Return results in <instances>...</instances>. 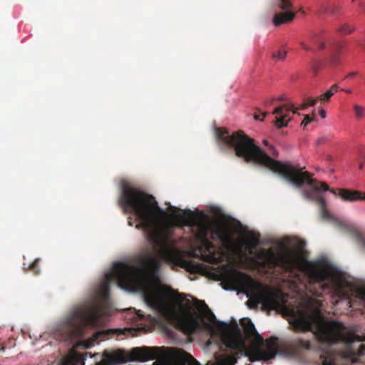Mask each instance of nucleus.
<instances>
[{"mask_svg":"<svg viewBox=\"0 0 365 365\" xmlns=\"http://www.w3.org/2000/svg\"><path fill=\"white\" fill-rule=\"evenodd\" d=\"M247 246L249 249H254L259 245V235H250L246 240Z\"/></svg>","mask_w":365,"mask_h":365,"instance_id":"a211bd4d","label":"nucleus"},{"mask_svg":"<svg viewBox=\"0 0 365 365\" xmlns=\"http://www.w3.org/2000/svg\"><path fill=\"white\" fill-rule=\"evenodd\" d=\"M354 30V29L351 27L349 24H342L338 29V32H339L341 34L346 35L351 34Z\"/></svg>","mask_w":365,"mask_h":365,"instance_id":"aec40b11","label":"nucleus"},{"mask_svg":"<svg viewBox=\"0 0 365 365\" xmlns=\"http://www.w3.org/2000/svg\"><path fill=\"white\" fill-rule=\"evenodd\" d=\"M119 203L125 213L137 217L139 222L136 227L149 234L150 239L160 247V255L165 261L192 273L200 271V264L183 259L172 239V231L169 228L159 229L160 219L168 215L152 195L124 182Z\"/></svg>","mask_w":365,"mask_h":365,"instance_id":"20e7f679","label":"nucleus"},{"mask_svg":"<svg viewBox=\"0 0 365 365\" xmlns=\"http://www.w3.org/2000/svg\"><path fill=\"white\" fill-rule=\"evenodd\" d=\"M126 361L125 353L121 350H105L101 356V360L96 365H118Z\"/></svg>","mask_w":365,"mask_h":365,"instance_id":"ddd939ff","label":"nucleus"},{"mask_svg":"<svg viewBox=\"0 0 365 365\" xmlns=\"http://www.w3.org/2000/svg\"><path fill=\"white\" fill-rule=\"evenodd\" d=\"M263 144L270 148V145L269 144V142L266 140H263Z\"/></svg>","mask_w":365,"mask_h":365,"instance_id":"72a5a7b5","label":"nucleus"},{"mask_svg":"<svg viewBox=\"0 0 365 365\" xmlns=\"http://www.w3.org/2000/svg\"><path fill=\"white\" fill-rule=\"evenodd\" d=\"M183 300H184V299L182 297H180L179 303H181Z\"/></svg>","mask_w":365,"mask_h":365,"instance_id":"ea45409f","label":"nucleus"},{"mask_svg":"<svg viewBox=\"0 0 365 365\" xmlns=\"http://www.w3.org/2000/svg\"><path fill=\"white\" fill-rule=\"evenodd\" d=\"M356 0H352V1H355Z\"/></svg>","mask_w":365,"mask_h":365,"instance_id":"c03bdc74","label":"nucleus"},{"mask_svg":"<svg viewBox=\"0 0 365 365\" xmlns=\"http://www.w3.org/2000/svg\"><path fill=\"white\" fill-rule=\"evenodd\" d=\"M308 124H306V121L304 120H303V121L302 122V125H303L304 127H306Z\"/></svg>","mask_w":365,"mask_h":365,"instance_id":"4c0bfd02","label":"nucleus"},{"mask_svg":"<svg viewBox=\"0 0 365 365\" xmlns=\"http://www.w3.org/2000/svg\"><path fill=\"white\" fill-rule=\"evenodd\" d=\"M315 284L319 290H315V297L322 294L331 295V303L337 304L345 299L350 307L354 298L365 305V282L352 283L347 275L324 258L315 259Z\"/></svg>","mask_w":365,"mask_h":365,"instance_id":"39448f33","label":"nucleus"},{"mask_svg":"<svg viewBox=\"0 0 365 365\" xmlns=\"http://www.w3.org/2000/svg\"><path fill=\"white\" fill-rule=\"evenodd\" d=\"M339 9H340L339 6L333 7V8L329 9V12L332 14H336L338 13V11H339Z\"/></svg>","mask_w":365,"mask_h":365,"instance_id":"a878e982","label":"nucleus"},{"mask_svg":"<svg viewBox=\"0 0 365 365\" xmlns=\"http://www.w3.org/2000/svg\"><path fill=\"white\" fill-rule=\"evenodd\" d=\"M107 312L105 304L96 300L86 302L73 308L66 320L72 331H81L86 327H96Z\"/></svg>","mask_w":365,"mask_h":365,"instance_id":"6e6552de","label":"nucleus"},{"mask_svg":"<svg viewBox=\"0 0 365 365\" xmlns=\"http://www.w3.org/2000/svg\"><path fill=\"white\" fill-rule=\"evenodd\" d=\"M362 200L365 201V194L364 195L362 194Z\"/></svg>","mask_w":365,"mask_h":365,"instance_id":"79ce46f5","label":"nucleus"},{"mask_svg":"<svg viewBox=\"0 0 365 365\" xmlns=\"http://www.w3.org/2000/svg\"><path fill=\"white\" fill-rule=\"evenodd\" d=\"M4 351V347H1V348H0V352H1V351Z\"/></svg>","mask_w":365,"mask_h":365,"instance_id":"37998d69","label":"nucleus"},{"mask_svg":"<svg viewBox=\"0 0 365 365\" xmlns=\"http://www.w3.org/2000/svg\"><path fill=\"white\" fill-rule=\"evenodd\" d=\"M338 90V86L337 85L334 84L333 86H331V88H329V91L331 92V93L334 95Z\"/></svg>","mask_w":365,"mask_h":365,"instance_id":"cd10ccee","label":"nucleus"},{"mask_svg":"<svg viewBox=\"0 0 365 365\" xmlns=\"http://www.w3.org/2000/svg\"><path fill=\"white\" fill-rule=\"evenodd\" d=\"M346 49V43L344 42H336L331 45V61L334 64H338L341 55Z\"/></svg>","mask_w":365,"mask_h":365,"instance_id":"2eb2a0df","label":"nucleus"},{"mask_svg":"<svg viewBox=\"0 0 365 365\" xmlns=\"http://www.w3.org/2000/svg\"><path fill=\"white\" fill-rule=\"evenodd\" d=\"M240 324L245 338L250 341L249 346L244 347L245 356L249 358L250 361H268L276 356L278 348L277 337L272 336L264 341L248 318L242 319Z\"/></svg>","mask_w":365,"mask_h":365,"instance_id":"0eeeda50","label":"nucleus"},{"mask_svg":"<svg viewBox=\"0 0 365 365\" xmlns=\"http://www.w3.org/2000/svg\"><path fill=\"white\" fill-rule=\"evenodd\" d=\"M355 117L358 119H361L365 115V108L359 106L358 104H355L353 107Z\"/></svg>","mask_w":365,"mask_h":365,"instance_id":"6ab92c4d","label":"nucleus"},{"mask_svg":"<svg viewBox=\"0 0 365 365\" xmlns=\"http://www.w3.org/2000/svg\"><path fill=\"white\" fill-rule=\"evenodd\" d=\"M38 262L39 259H36L29 267V269L33 272L35 274H38L40 272Z\"/></svg>","mask_w":365,"mask_h":365,"instance_id":"5701e85b","label":"nucleus"},{"mask_svg":"<svg viewBox=\"0 0 365 365\" xmlns=\"http://www.w3.org/2000/svg\"><path fill=\"white\" fill-rule=\"evenodd\" d=\"M319 115L321 116L322 118H326V111L323 109L320 110Z\"/></svg>","mask_w":365,"mask_h":365,"instance_id":"2f4dec72","label":"nucleus"},{"mask_svg":"<svg viewBox=\"0 0 365 365\" xmlns=\"http://www.w3.org/2000/svg\"><path fill=\"white\" fill-rule=\"evenodd\" d=\"M224 282L232 289H242L250 298L247 304L251 309L261 304L265 309H274L279 305L284 295L279 289L264 286L247 274L235 269L225 274Z\"/></svg>","mask_w":365,"mask_h":365,"instance_id":"423d86ee","label":"nucleus"},{"mask_svg":"<svg viewBox=\"0 0 365 365\" xmlns=\"http://www.w3.org/2000/svg\"><path fill=\"white\" fill-rule=\"evenodd\" d=\"M212 235L215 236L224 245H229L232 242V238L229 230L224 225H217L212 230Z\"/></svg>","mask_w":365,"mask_h":365,"instance_id":"4468645a","label":"nucleus"},{"mask_svg":"<svg viewBox=\"0 0 365 365\" xmlns=\"http://www.w3.org/2000/svg\"><path fill=\"white\" fill-rule=\"evenodd\" d=\"M81 356L72 351L62 359L59 365H81Z\"/></svg>","mask_w":365,"mask_h":365,"instance_id":"dca6fc26","label":"nucleus"},{"mask_svg":"<svg viewBox=\"0 0 365 365\" xmlns=\"http://www.w3.org/2000/svg\"><path fill=\"white\" fill-rule=\"evenodd\" d=\"M293 0H274L275 6L284 12H277L274 14L272 22L274 26H279L284 24L291 22L295 17L296 13L294 11L292 4Z\"/></svg>","mask_w":365,"mask_h":365,"instance_id":"f8f14e48","label":"nucleus"},{"mask_svg":"<svg viewBox=\"0 0 365 365\" xmlns=\"http://www.w3.org/2000/svg\"><path fill=\"white\" fill-rule=\"evenodd\" d=\"M359 46L361 47L362 49L365 50V42L364 43H360Z\"/></svg>","mask_w":365,"mask_h":365,"instance_id":"c9c22d12","label":"nucleus"},{"mask_svg":"<svg viewBox=\"0 0 365 365\" xmlns=\"http://www.w3.org/2000/svg\"><path fill=\"white\" fill-rule=\"evenodd\" d=\"M215 134L221 150L233 149L235 155L243 158L246 163H253L266 167L280 175L297 187H301L304 183H307L312 190H304V196L307 199H316L322 217L333 220L334 224L342 230H351V225L331 216L327 209L326 200L322 197H317V193L329 190L334 195L340 197L343 201L354 202L362 200L361 192L345 188L330 189L326 182L313 179L310 173L304 171L305 167H300L299 164L294 165L290 162L282 163L273 159L255 144L253 138L249 137L242 130L230 134L227 129L219 128H216Z\"/></svg>","mask_w":365,"mask_h":365,"instance_id":"f03ea898","label":"nucleus"},{"mask_svg":"<svg viewBox=\"0 0 365 365\" xmlns=\"http://www.w3.org/2000/svg\"><path fill=\"white\" fill-rule=\"evenodd\" d=\"M329 36L324 29L309 31L304 39L299 42L302 48L306 51L315 52L326 48Z\"/></svg>","mask_w":365,"mask_h":365,"instance_id":"9b49d317","label":"nucleus"},{"mask_svg":"<svg viewBox=\"0 0 365 365\" xmlns=\"http://www.w3.org/2000/svg\"><path fill=\"white\" fill-rule=\"evenodd\" d=\"M289 346L297 351L309 350L312 348L309 341L302 339H294L290 340Z\"/></svg>","mask_w":365,"mask_h":365,"instance_id":"f3484780","label":"nucleus"},{"mask_svg":"<svg viewBox=\"0 0 365 365\" xmlns=\"http://www.w3.org/2000/svg\"><path fill=\"white\" fill-rule=\"evenodd\" d=\"M309 312L299 310L292 325L296 331H312L318 341L328 347L320 358L322 365H336L338 357L354 363H365V344L341 322L326 320L321 312L322 302L311 297L305 300Z\"/></svg>","mask_w":365,"mask_h":365,"instance_id":"7ed1b4c3","label":"nucleus"},{"mask_svg":"<svg viewBox=\"0 0 365 365\" xmlns=\"http://www.w3.org/2000/svg\"><path fill=\"white\" fill-rule=\"evenodd\" d=\"M317 101V98H307L304 99V102L300 106L297 108H294L292 103L284 104L277 107L272 112L273 114L278 115L275 120V125L279 128L287 126L288 122L291 120L289 118L290 112L296 113L297 110H304L308 106H314Z\"/></svg>","mask_w":365,"mask_h":365,"instance_id":"9d476101","label":"nucleus"},{"mask_svg":"<svg viewBox=\"0 0 365 365\" xmlns=\"http://www.w3.org/2000/svg\"><path fill=\"white\" fill-rule=\"evenodd\" d=\"M270 154L274 158H277L279 155L278 151L272 145H270Z\"/></svg>","mask_w":365,"mask_h":365,"instance_id":"393cba45","label":"nucleus"},{"mask_svg":"<svg viewBox=\"0 0 365 365\" xmlns=\"http://www.w3.org/2000/svg\"><path fill=\"white\" fill-rule=\"evenodd\" d=\"M359 6H361V8L365 9V1L360 3L359 4Z\"/></svg>","mask_w":365,"mask_h":365,"instance_id":"e433bc0d","label":"nucleus"},{"mask_svg":"<svg viewBox=\"0 0 365 365\" xmlns=\"http://www.w3.org/2000/svg\"><path fill=\"white\" fill-rule=\"evenodd\" d=\"M304 120L306 121V124H309V123L314 120V118L310 117L309 115H306L304 116Z\"/></svg>","mask_w":365,"mask_h":365,"instance_id":"c85d7f7f","label":"nucleus"},{"mask_svg":"<svg viewBox=\"0 0 365 365\" xmlns=\"http://www.w3.org/2000/svg\"><path fill=\"white\" fill-rule=\"evenodd\" d=\"M357 75V73L356 72H351L349 73L348 75H347V77H350V78H352V77H354Z\"/></svg>","mask_w":365,"mask_h":365,"instance_id":"473e14b6","label":"nucleus"},{"mask_svg":"<svg viewBox=\"0 0 365 365\" xmlns=\"http://www.w3.org/2000/svg\"><path fill=\"white\" fill-rule=\"evenodd\" d=\"M333 96V94L331 93V92H330L329 90L327 91H326L324 93L322 94L319 99L321 102L322 103H325V102H329L331 97Z\"/></svg>","mask_w":365,"mask_h":365,"instance_id":"b1692460","label":"nucleus"},{"mask_svg":"<svg viewBox=\"0 0 365 365\" xmlns=\"http://www.w3.org/2000/svg\"><path fill=\"white\" fill-rule=\"evenodd\" d=\"M170 217L173 218L175 225L178 226L186 225L190 227H196L197 231L196 237L205 243H210L207 240V235L210 231L209 225L202 222L203 214L195 213L190 210H185L182 213L174 212Z\"/></svg>","mask_w":365,"mask_h":365,"instance_id":"1a4fd4ad","label":"nucleus"},{"mask_svg":"<svg viewBox=\"0 0 365 365\" xmlns=\"http://www.w3.org/2000/svg\"><path fill=\"white\" fill-rule=\"evenodd\" d=\"M201 303H202L203 304V309H205V311L206 312V314H207V317L208 319V320L211 322V323H214L215 321L216 320V318H215V316L214 315V314L210 310V309L208 308L207 305L204 302H201Z\"/></svg>","mask_w":365,"mask_h":365,"instance_id":"412c9836","label":"nucleus"},{"mask_svg":"<svg viewBox=\"0 0 365 365\" xmlns=\"http://www.w3.org/2000/svg\"><path fill=\"white\" fill-rule=\"evenodd\" d=\"M278 100H279V101H283V100H284V98H283V97H282V96H281V97H279V98H278Z\"/></svg>","mask_w":365,"mask_h":365,"instance_id":"a19ab883","label":"nucleus"},{"mask_svg":"<svg viewBox=\"0 0 365 365\" xmlns=\"http://www.w3.org/2000/svg\"><path fill=\"white\" fill-rule=\"evenodd\" d=\"M356 237H357V239L361 242L363 246L365 247V240L363 238L362 235L361 234H357L356 235Z\"/></svg>","mask_w":365,"mask_h":365,"instance_id":"c756f323","label":"nucleus"},{"mask_svg":"<svg viewBox=\"0 0 365 365\" xmlns=\"http://www.w3.org/2000/svg\"><path fill=\"white\" fill-rule=\"evenodd\" d=\"M346 93H351V91L350 89H346V90H344Z\"/></svg>","mask_w":365,"mask_h":365,"instance_id":"58836bf2","label":"nucleus"},{"mask_svg":"<svg viewBox=\"0 0 365 365\" xmlns=\"http://www.w3.org/2000/svg\"><path fill=\"white\" fill-rule=\"evenodd\" d=\"M273 101H274V99H272V101H266L265 102V106H269V105H272L273 103Z\"/></svg>","mask_w":365,"mask_h":365,"instance_id":"f704fd0d","label":"nucleus"},{"mask_svg":"<svg viewBox=\"0 0 365 365\" xmlns=\"http://www.w3.org/2000/svg\"><path fill=\"white\" fill-rule=\"evenodd\" d=\"M160 265V259L152 255L141 258L140 267L116 262L113 264V271L105 274L102 287L107 291L110 284L115 282L123 288L142 292L148 306L167 321L178 322L187 334H194L205 329L212 334L220 335L227 348L237 350L245 346L242 331L235 320L231 324L216 322L211 326L203 319H199L189 313H185L181 309L168 302L161 290L150 282V277L158 274Z\"/></svg>","mask_w":365,"mask_h":365,"instance_id":"f257e3e1","label":"nucleus"},{"mask_svg":"<svg viewBox=\"0 0 365 365\" xmlns=\"http://www.w3.org/2000/svg\"><path fill=\"white\" fill-rule=\"evenodd\" d=\"M273 58L277 60H284L287 56V51L284 50H279L276 52H273L272 55Z\"/></svg>","mask_w":365,"mask_h":365,"instance_id":"4be33fe9","label":"nucleus"},{"mask_svg":"<svg viewBox=\"0 0 365 365\" xmlns=\"http://www.w3.org/2000/svg\"><path fill=\"white\" fill-rule=\"evenodd\" d=\"M136 314H137L138 317L139 318V319H140V320L145 319V315L141 313L140 310H138L136 312Z\"/></svg>","mask_w":365,"mask_h":365,"instance_id":"7c9ffc66","label":"nucleus"},{"mask_svg":"<svg viewBox=\"0 0 365 365\" xmlns=\"http://www.w3.org/2000/svg\"><path fill=\"white\" fill-rule=\"evenodd\" d=\"M267 114H268V113H267V112H264V113H262V118H259V115H258V114L255 113V115H254V118H255V120H263V118H264L265 116H267Z\"/></svg>","mask_w":365,"mask_h":365,"instance_id":"bb28decb","label":"nucleus"}]
</instances>
